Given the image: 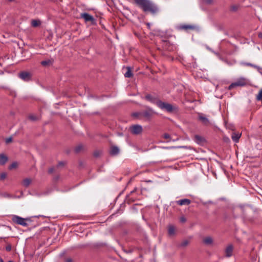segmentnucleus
I'll use <instances>...</instances> for the list:
<instances>
[{
    "label": "nucleus",
    "instance_id": "obj_1",
    "mask_svg": "<svg viewBox=\"0 0 262 262\" xmlns=\"http://www.w3.org/2000/svg\"><path fill=\"white\" fill-rule=\"evenodd\" d=\"M135 3L144 12L154 14L158 11L157 7L149 0H134Z\"/></svg>",
    "mask_w": 262,
    "mask_h": 262
},
{
    "label": "nucleus",
    "instance_id": "obj_2",
    "mask_svg": "<svg viewBox=\"0 0 262 262\" xmlns=\"http://www.w3.org/2000/svg\"><path fill=\"white\" fill-rule=\"evenodd\" d=\"M158 106L160 109L165 110L168 113L178 111V107L177 106L172 105L168 103L163 102L162 101L158 102Z\"/></svg>",
    "mask_w": 262,
    "mask_h": 262
},
{
    "label": "nucleus",
    "instance_id": "obj_3",
    "mask_svg": "<svg viewBox=\"0 0 262 262\" xmlns=\"http://www.w3.org/2000/svg\"><path fill=\"white\" fill-rule=\"evenodd\" d=\"M249 80L245 77H239L234 82L232 83L229 86V90H232L236 86H244L246 85L249 83Z\"/></svg>",
    "mask_w": 262,
    "mask_h": 262
},
{
    "label": "nucleus",
    "instance_id": "obj_4",
    "mask_svg": "<svg viewBox=\"0 0 262 262\" xmlns=\"http://www.w3.org/2000/svg\"><path fill=\"white\" fill-rule=\"evenodd\" d=\"M12 220L14 223L18 225H20L24 227H27L28 224L26 222V221L29 220V219L28 218L24 219L15 215L12 216Z\"/></svg>",
    "mask_w": 262,
    "mask_h": 262
},
{
    "label": "nucleus",
    "instance_id": "obj_5",
    "mask_svg": "<svg viewBox=\"0 0 262 262\" xmlns=\"http://www.w3.org/2000/svg\"><path fill=\"white\" fill-rule=\"evenodd\" d=\"M83 19L88 25H94L96 24V19L91 15L87 13H83Z\"/></svg>",
    "mask_w": 262,
    "mask_h": 262
},
{
    "label": "nucleus",
    "instance_id": "obj_6",
    "mask_svg": "<svg viewBox=\"0 0 262 262\" xmlns=\"http://www.w3.org/2000/svg\"><path fill=\"white\" fill-rule=\"evenodd\" d=\"M154 114V111L149 107L141 112L142 118H144L147 120H149Z\"/></svg>",
    "mask_w": 262,
    "mask_h": 262
},
{
    "label": "nucleus",
    "instance_id": "obj_7",
    "mask_svg": "<svg viewBox=\"0 0 262 262\" xmlns=\"http://www.w3.org/2000/svg\"><path fill=\"white\" fill-rule=\"evenodd\" d=\"M143 128L141 125L136 124L130 127V130L133 134L138 135L142 132Z\"/></svg>",
    "mask_w": 262,
    "mask_h": 262
},
{
    "label": "nucleus",
    "instance_id": "obj_8",
    "mask_svg": "<svg viewBox=\"0 0 262 262\" xmlns=\"http://www.w3.org/2000/svg\"><path fill=\"white\" fill-rule=\"evenodd\" d=\"M145 99L152 103L156 104L157 106L158 102H160L161 101L157 97L149 94L146 95Z\"/></svg>",
    "mask_w": 262,
    "mask_h": 262
},
{
    "label": "nucleus",
    "instance_id": "obj_9",
    "mask_svg": "<svg viewBox=\"0 0 262 262\" xmlns=\"http://www.w3.org/2000/svg\"><path fill=\"white\" fill-rule=\"evenodd\" d=\"M19 77L25 81H28L31 79V74L28 72L23 71L19 73Z\"/></svg>",
    "mask_w": 262,
    "mask_h": 262
},
{
    "label": "nucleus",
    "instance_id": "obj_10",
    "mask_svg": "<svg viewBox=\"0 0 262 262\" xmlns=\"http://www.w3.org/2000/svg\"><path fill=\"white\" fill-rule=\"evenodd\" d=\"M199 120L205 125H208L210 124L209 119L203 114H200L199 115Z\"/></svg>",
    "mask_w": 262,
    "mask_h": 262
},
{
    "label": "nucleus",
    "instance_id": "obj_11",
    "mask_svg": "<svg viewBox=\"0 0 262 262\" xmlns=\"http://www.w3.org/2000/svg\"><path fill=\"white\" fill-rule=\"evenodd\" d=\"M193 140L196 143L199 145H203L205 142V140L203 137L197 135L194 136Z\"/></svg>",
    "mask_w": 262,
    "mask_h": 262
},
{
    "label": "nucleus",
    "instance_id": "obj_12",
    "mask_svg": "<svg viewBox=\"0 0 262 262\" xmlns=\"http://www.w3.org/2000/svg\"><path fill=\"white\" fill-rule=\"evenodd\" d=\"M9 158L5 154H0V165L3 166L8 161Z\"/></svg>",
    "mask_w": 262,
    "mask_h": 262
},
{
    "label": "nucleus",
    "instance_id": "obj_13",
    "mask_svg": "<svg viewBox=\"0 0 262 262\" xmlns=\"http://www.w3.org/2000/svg\"><path fill=\"white\" fill-rule=\"evenodd\" d=\"M233 250V247L232 245H228L225 249L226 256L227 257H230L232 255Z\"/></svg>",
    "mask_w": 262,
    "mask_h": 262
},
{
    "label": "nucleus",
    "instance_id": "obj_14",
    "mask_svg": "<svg viewBox=\"0 0 262 262\" xmlns=\"http://www.w3.org/2000/svg\"><path fill=\"white\" fill-rule=\"evenodd\" d=\"M176 203L180 206L188 205L191 203V201L188 199H184L176 201Z\"/></svg>",
    "mask_w": 262,
    "mask_h": 262
},
{
    "label": "nucleus",
    "instance_id": "obj_15",
    "mask_svg": "<svg viewBox=\"0 0 262 262\" xmlns=\"http://www.w3.org/2000/svg\"><path fill=\"white\" fill-rule=\"evenodd\" d=\"M176 233V228L173 225H169L168 227V234L169 236H173Z\"/></svg>",
    "mask_w": 262,
    "mask_h": 262
},
{
    "label": "nucleus",
    "instance_id": "obj_16",
    "mask_svg": "<svg viewBox=\"0 0 262 262\" xmlns=\"http://www.w3.org/2000/svg\"><path fill=\"white\" fill-rule=\"evenodd\" d=\"M241 136V134L233 133L231 136V138L234 142L237 143L238 142Z\"/></svg>",
    "mask_w": 262,
    "mask_h": 262
},
{
    "label": "nucleus",
    "instance_id": "obj_17",
    "mask_svg": "<svg viewBox=\"0 0 262 262\" xmlns=\"http://www.w3.org/2000/svg\"><path fill=\"white\" fill-rule=\"evenodd\" d=\"M137 188H135L130 192V193L126 196V200L128 202H133L135 201V198L130 197L131 195L136 191Z\"/></svg>",
    "mask_w": 262,
    "mask_h": 262
},
{
    "label": "nucleus",
    "instance_id": "obj_18",
    "mask_svg": "<svg viewBox=\"0 0 262 262\" xmlns=\"http://www.w3.org/2000/svg\"><path fill=\"white\" fill-rule=\"evenodd\" d=\"M53 62V60L51 59H47L46 60H43V61H41L40 64L43 67H48L51 65H52Z\"/></svg>",
    "mask_w": 262,
    "mask_h": 262
},
{
    "label": "nucleus",
    "instance_id": "obj_19",
    "mask_svg": "<svg viewBox=\"0 0 262 262\" xmlns=\"http://www.w3.org/2000/svg\"><path fill=\"white\" fill-rule=\"evenodd\" d=\"M119 152V149L117 146H112L111 148L110 154L112 155H116Z\"/></svg>",
    "mask_w": 262,
    "mask_h": 262
},
{
    "label": "nucleus",
    "instance_id": "obj_20",
    "mask_svg": "<svg viewBox=\"0 0 262 262\" xmlns=\"http://www.w3.org/2000/svg\"><path fill=\"white\" fill-rule=\"evenodd\" d=\"M203 242L206 245H211L213 242V239L211 237L208 236L204 238Z\"/></svg>",
    "mask_w": 262,
    "mask_h": 262
},
{
    "label": "nucleus",
    "instance_id": "obj_21",
    "mask_svg": "<svg viewBox=\"0 0 262 262\" xmlns=\"http://www.w3.org/2000/svg\"><path fill=\"white\" fill-rule=\"evenodd\" d=\"M31 179L30 178H26L23 181V185L25 187H28L31 183Z\"/></svg>",
    "mask_w": 262,
    "mask_h": 262
},
{
    "label": "nucleus",
    "instance_id": "obj_22",
    "mask_svg": "<svg viewBox=\"0 0 262 262\" xmlns=\"http://www.w3.org/2000/svg\"><path fill=\"white\" fill-rule=\"evenodd\" d=\"M194 28L195 27L194 26H191V25H182L179 27V28L180 29L186 30H188V29H194Z\"/></svg>",
    "mask_w": 262,
    "mask_h": 262
},
{
    "label": "nucleus",
    "instance_id": "obj_23",
    "mask_svg": "<svg viewBox=\"0 0 262 262\" xmlns=\"http://www.w3.org/2000/svg\"><path fill=\"white\" fill-rule=\"evenodd\" d=\"M40 25V21L38 20L33 19L31 21V25L33 27H37Z\"/></svg>",
    "mask_w": 262,
    "mask_h": 262
},
{
    "label": "nucleus",
    "instance_id": "obj_24",
    "mask_svg": "<svg viewBox=\"0 0 262 262\" xmlns=\"http://www.w3.org/2000/svg\"><path fill=\"white\" fill-rule=\"evenodd\" d=\"M82 150V144H79L74 148V152L75 154H78Z\"/></svg>",
    "mask_w": 262,
    "mask_h": 262
},
{
    "label": "nucleus",
    "instance_id": "obj_25",
    "mask_svg": "<svg viewBox=\"0 0 262 262\" xmlns=\"http://www.w3.org/2000/svg\"><path fill=\"white\" fill-rule=\"evenodd\" d=\"M18 166V163L17 162H13L10 164L8 167L9 170H12L13 169L16 168Z\"/></svg>",
    "mask_w": 262,
    "mask_h": 262
},
{
    "label": "nucleus",
    "instance_id": "obj_26",
    "mask_svg": "<svg viewBox=\"0 0 262 262\" xmlns=\"http://www.w3.org/2000/svg\"><path fill=\"white\" fill-rule=\"evenodd\" d=\"M132 73L130 69V68H128L127 71L126 72V73L124 74V76L125 77H131L132 76Z\"/></svg>",
    "mask_w": 262,
    "mask_h": 262
},
{
    "label": "nucleus",
    "instance_id": "obj_27",
    "mask_svg": "<svg viewBox=\"0 0 262 262\" xmlns=\"http://www.w3.org/2000/svg\"><path fill=\"white\" fill-rule=\"evenodd\" d=\"M132 115H133V117H137V118H138L139 119H142L141 112L134 113L132 114Z\"/></svg>",
    "mask_w": 262,
    "mask_h": 262
},
{
    "label": "nucleus",
    "instance_id": "obj_28",
    "mask_svg": "<svg viewBox=\"0 0 262 262\" xmlns=\"http://www.w3.org/2000/svg\"><path fill=\"white\" fill-rule=\"evenodd\" d=\"M28 118L30 120L33 121L38 120V118L34 115H30Z\"/></svg>",
    "mask_w": 262,
    "mask_h": 262
},
{
    "label": "nucleus",
    "instance_id": "obj_29",
    "mask_svg": "<svg viewBox=\"0 0 262 262\" xmlns=\"http://www.w3.org/2000/svg\"><path fill=\"white\" fill-rule=\"evenodd\" d=\"M238 5H232L230 7V10L232 12H236L238 9Z\"/></svg>",
    "mask_w": 262,
    "mask_h": 262
},
{
    "label": "nucleus",
    "instance_id": "obj_30",
    "mask_svg": "<svg viewBox=\"0 0 262 262\" xmlns=\"http://www.w3.org/2000/svg\"><path fill=\"white\" fill-rule=\"evenodd\" d=\"M256 99L257 100H262V89L260 90L258 94H257L256 96Z\"/></svg>",
    "mask_w": 262,
    "mask_h": 262
},
{
    "label": "nucleus",
    "instance_id": "obj_31",
    "mask_svg": "<svg viewBox=\"0 0 262 262\" xmlns=\"http://www.w3.org/2000/svg\"><path fill=\"white\" fill-rule=\"evenodd\" d=\"M7 177V173L6 172H2L0 174V180H4Z\"/></svg>",
    "mask_w": 262,
    "mask_h": 262
},
{
    "label": "nucleus",
    "instance_id": "obj_32",
    "mask_svg": "<svg viewBox=\"0 0 262 262\" xmlns=\"http://www.w3.org/2000/svg\"><path fill=\"white\" fill-rule=\"evenodd\" d=\"M188 243H189V242L187 240H185L181 243L180 246L181 247H185L187 245H188Z\"/></svg>",
    "mask_w": 262,
    "mask_h": 262
},
{
    "label": "nucleus",
    "instance_id": "obj_33",
    "mask_svg": "<svg viewBox=\"0 0 262 262\" xmlns=\"http://www.w3.org/2000/svg\"><path fill=\"white\" fill-rule=\"evenodd\" d=\"M13 141V138L12 137H10L8 138H6L5 140L6 144H8L11 142H12Z\"/></svg>",
    "mask_w": 262,
    "mask_h": 262
},
{
    "label": "nucleus",
    "instance_id": "obj_34",
    "mask_svg": "<svg viewBox=\"0 0 262 262\" xmlns=\"http://www.w3.org/2000/svg\"><path fill=\"white\" fill-rule=\"evenodd\" d=\"M66 164V162L60 161L58 162L57 166L58 167L63 166L64 165H65Z\"/></svg>",
    "mask_w": 262,
    "mask_h": 262
},
{
    "label": "nucleus",
    "instance_id": "obj_35",
    "mask_svg": "<svg viewBox=\"0 0 262 262\" xmlns=\"http://www.w3.org/2000/svg\"><path fill=\"white\" fill-rule=\"evenodd\" d=\"M11 249H12V247H11V245L10 244H8L6 247V250L8 252L10 251L11 250Z\"/></svg>",
    "mask_w": 262,
    "mask_h": 262
},
{
    "label": "nucleus",
    "instance_id": "obj_36",
    "mask_svg": "<svg viewBox=\"0 0 262 262\" xmlns=\"http://www.w3.org/2000/svg\"><path fill=\"white\" fill-rule=\"evenodd\" d=\"M247 206H248L246 205H239V207H240V208L241 209V210H242L243 212H244L245 208Z\"/></svg>",
    "mask_w": 262,
    "mask_h": 262
},
{
    "label": "nucleus",
    "instance_id": "obj_37",
    "mask_svg": "<svg viewBox=\"0 0 262 262\" xmlns=\"http://www.w3.org/2000/svg\"><path fill=\"white\" fill-rule=\"evenodd\" d=\"M163 137L164 139H165L166 140H168L170 138V136L168 134H165L163 135Z\"/></svg>",
    "mask_w": 262,
    "mask_h": 262
},
{
    "label": "nucleus",
    "instance_id": "obj_38",
    "mask_svg": "<svg viewBox=\"0 0 262 262\" xmlns=\"http://www.w3.org/2000/svg\"><path fill=\"white\" fill-rule=\"evenodd\" d=\"M54 167H51L48 170V173L50 174H51L54 172Z\"/></svg>",
    "mask_w": 262,
    "mask_h": 262
},
{
    "label": "nucleus",
    "instance_id": "obj_39",
    "mask_svg": "<svg viewBox=\"0 0 262 262\" xmlns=\"http://www.w3.org/2000/svg\"><path fill=\"white\" fill-rule=\"evenodd\" d=\"M64 262H73V260L71 258H64Z\"/></svg>",
    "mask_w": 262,
    "mask_h": 262
},
{
    "label": "nucleus",
    "instance_id": "obj_40",
    "mask_svg": "<svg viewBox=\"0 0 262 262\" xmlns=\"http://www.w3.org/2000/svg\"><path fill=\"white\" fill-rule=\"evenodd\" d=\"M5 197H7V198H11L12 196V195L10 194H9V193H5L4 195H3Z\"/></svg>",
    "mask_w": 262,
    "mask_h": 262
},
{
    "label": "nucleus",
    "instance_id": "obj_41",
    "mask_svg": "<svg viewBox=\"0 0 262 262\" xmlns=\"http://www.w3.org/2000/svg\"><path fill=\"white\" fill-rule=\"evenodd\" d=\"M245 64L247 65V66L252 67H254V68L256 67V66H255V65H254V64H253L252 63H246Z\"/></svg>",
    "mask_w": 262,
    "mask_h": 262
},
{
    "label": "nucleus",
    "instance_id": "obj_42",
    "mask_svg": "<svg viewBox=\"0 0 262 262\" xmlns=\"http://www.w3.org/2000/svg\"><path fill=\"white\" fill-rule=\"evenodd\" d=\"M94 156H95V157H98V156H99V151H95V152H94Z\"/></svg>",
    "mask_w": 262,
    "mask_h": 262
},
{
    "label": "nucleus",
    "instance_id": "obj_43",
    "mask_svg": "<svg viewBox=\"0 0 262 262\" xmlns=\"http://www.w3.org/2000/svg\"><path fill=\"white\" fill-rule=\"evenodd\" d=\"M181 221L182 222H185L186 221V219L185 217H183L181 218Z\"/></svg>",
    "mask_w": 262,
    "mask_h": 262
},
{
    "label": "nucleus",
    "instance_id": "obj_44",
    "mask_svg": "<svg viewBox=\"0 0 262 262\" xmlns=\"http://www.w3.org/2000/svg\"><path fill=\"white\" fill-rule=\"evenodd\" d=\"M206 2L208 4H211L212 2V0H206Z\"/></svg>",
    "mask_w": 262,
    "mask_h": 262
},
{
    "label": "nucleus",
    "instance_id": "obj_45",
    "mask_svg": "<svg viewBox=\"0 0 262 262\" xmlns=\"http://www.w3.org/2000/svg\"><path fill=\"white\" fill-rule=\"evenodd\" d=\"M70 152H71L70 149H67V150H66V154H68H68H69L70 153Z\"/></svg>",
    "mask_w": 262,
    "mask_h": 262
},
{
    "label": "nucleus",
    "instance_id": "obj_46",
    "mask_svg": "<svg viewBox=\"0 0 262 262\" xmlns=\"http://www.w3.org/2000/svg\"><path fill=\"white\" fill-rule=\"evenodd\" d=\"M258 36L259 38H262V32L259 33L258 34Z\"/></svg>",
    "mask_w": 262,
    "mask_h": 262
},
{
    "label": "nucleus",
    "instance_id": "obj_47",
    "mask_svg": "<svg viewBox=\"0 0 262 262\" xmlns=\"http://www.w3.org/2000/svg\"><path fill=\"white\" fill-rule=\"evenodd\" d=\"M59 178V177L58 176H56V177L54 178V180H55V181H57V180H58Z\"/></svg>",
    "mask_w": 262,
    "mask_h": 262
},
{
    "label": "nucleus",
    "instance_id": "obj_48",
    "mask_svg": "<svg viewBox=\"0 0 262 262\" xmlns=\"http://www.w3.org/2000/svg\"><path fill=\"white\" fill-rule=\"evenodd\" d=\"M0 262H4L3 258L1 257H0Z\"/></svg>",
    "mask_w": 262,
    "mask_h": 262
},
{
    "label": "nucleus",
    "instance_id": "obj_49",
    "mask_svg": "<svg viewBox=\"0 0 262 262\" xmlns=\"http://www.w3.org/2000/svg\"><path fill=\"white\" fill-rule=\"evenodd\" d=\"M81 165H82V162L79 161V166H81Z\"/></svg>",
    "mask_w": 262,
    "mask_h": 262
},
{
    "label": "nucleus",
    "instance_id": "obj_50",
    "mask_svg": "<svg viewBox=\"0 0 262 262\" xmlns=\"http://www.w3.org/2000/svg\"><path fill=\"white\" fill-rule=\"evenodd\" d=\"M79 16H80V17H82V13H80V14H79Z\"/></svg>",
    "mask_w": 262,
    "mask_h": 262
},
{
    "label": "nucleus",
    "instance_id": "obj_51",
    "mask_svg": "<svg viewBox=\"0 0 262 262\" xmlns=\"http://www.w3.org/2000/svg\"><path fill=\"white\" fill-rule=\"evenodd\" d=\"M8 262H13L12 260H9Z\"/></svg>",
    "mask_w": 262,
    "mask_h": 262
},
{
    "label": "nucleus",
    "instance_id": "obj_52",
    "mask_svg": "<svg viewBox=\"0 0 262 262\" xmlns=\"http://www.w3.org/2000/svg\"><path fill=\"white\" fill-rule=\"evenodd\" d=\"M13 1V0H9V1H10V2H12V1Z\"/></svg>",
    "mask_w": 262,
    "mask_h": 262
}]
</instances>
